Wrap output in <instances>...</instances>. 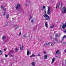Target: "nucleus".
Returning <instances> with one entry per match:
<instances>
[{"label": "nucleus", "mask_w": 66, "mask_h": 66, "mask_svg": "<svg viewBox=\"0 0 66 66\" xmlns=\"http://www.w3.org/2000/svg\"><path fill=\"white\" fill-rule=\"evenodd\" d=\"M43 9H46V7L45 6H43Z\"/></svg>", "instance_id": "nucleus-27"}, {"label": "nucleus", "mask_w": 66, "mask_h": 66, "mask_svg": "<svg viewBox=\"0 0 66 66\" xmlns=\"http://www.w3.org/2000/svg\"><path fill=\"white\" fill-rule=\"evenodd\" d=\"M48 55H45L44 56V60H46V59H47V58H48Z\"/></svg>", "instance_id": "nucleus-6"}, {"label": "nucleus", "mask_w": 66, "mask_h": 66, "mask_svg": "<svg viewBox=\"0 0 66 66\" xmlns=\"http://www.w3.org/2000/svg\"><path fill=\"white\" fill-rule=\"evenodd\" d=\"M10 52L11 53H12V51H10Z\"/></svg>", "instance_id": "nucleus-41"}, {"label": "nucleus", "mask_w": 66, "mask_h": 66, "mask_svg": "<svg viewBox=\"0 0 66 66\" xmlns=\"http://www.w3.org/2000/svg\"><path fill=\"white\" fill-rule=\"evenodd\" d=\"M63 44H66V42H64Z\"/></svg>", "instance_id": "nucleus-40"}, {"label": "nucleus", "mask_w": 66, "mask_h": 66, "mask_svg": "<svg viewBox=\"0 0 66 66\" xmlns=\"http://www.w3.org/2000/svg\"><path fill=\"white\" fill-rule=\"evenodd\" d=\"M64 26H65V27H66V24H64Z\"/></svg>", "instance_id": "nucleus-42"}, {"label": "nucleus", "mask_w": 66, "mask_h": 66, "mask_svg": "<svg viewBox=\"0 0 66 66\" xmlns=\"http://www.w3.org/2000/svg\"><path fill=\"white\" fill-rule=\"evenodd\" d=\"M21 32H20V33L19 34V36H20V35H21Z\"/></svg>", "instance_id": "nucleus-28"}, {"label": "nucleus", "mask_w": 66, "mask_h": 66, "mask_svg": "<svg viewBox=\"0 0 66 66\" xmlns=\"http://www.w3.org/2000/svg\"><path fill=\"white\" fill-rule=\"evenodd\" d=\"M44 53L45 54H46V53L45 51H44Z\"/></svg>", "instance_id": "nucleus-33"}, {"label": "nucleus", "mask_w": 66, "mask_h": 66, "mask_svg": "<svg viewBox=\"0 0 66 66\" xmlns=\"http://www.w3.org/2000/svg\"><path fill=\"white\" fill-rule=\"evenodd\" d=\"M40 54L39 53V54H38V56H40Z\"/></svg>", "instance_id": "nucleus-35"}, {"label": "nucleus", "mask_w": 66, "mask_h": 66, "mask_svg": "<svg viewBox=\"0 0 66 66\" xmlns=\"http://www.w3.org/2000/svg\"><path fill=\"white\" fill-rule=\"evenodd\" d=\"M53 28H54V26H52L51 27V29H53Z\"/></svg>", "instance_id": "nucleus-24"}, {"label": "nucleus", "mask_w": 66, "mask_h": 66, "mask_svg": "<svg viewBox=\"0 0 66 66\" xmlns=\"http://www.w3.org/2000/svg\"><path fill=\"white\" fill-rule=\"evenodd\" d=\"M47 14H48L49 15H51V13L50 12H47Z\"/></svg>", "instance_id": "nucleus-20"}, {"label": "nucleus", "mask_w": 66, "mask_h": 66, "mask_svg": "<svg viewBox=\"0 0 66 66\" xmlns=\"http://www.w3.org/2000/svg\"><path fill=\"white\" fill-rule=\"evenodd\" d=\"M30 54V52L28 50H27V55H28Z\"/></svg>", "instance_id": "nucleus-13"}, {"label": "nucleus", "mask_w": 66, "mask_h": 66, "mask_svg": "<svg viewBox=\"0 0 66 66\" xmlns=\"http://www.w3.org/2000/svg\"><path fill=\"white\" fill-rule=\"evenodd\" d=\"M8 17H9V15H7L6 16V18L7 19L8 18Z\"/></svg>", "instance_id": "nucleus-23"}, {"label": "nucleus", "mask_w": 66, "mask_h": 66, "mask_svg": "<svg viewBox=\"0 0 66 66\" xmlns=\"http://www.w3.org/2000/svg\"><path fill=\"white\" fill-rule=\"evenodd\" d=\"M2 52L1 51V50H0V55H2Z\"/></svg>", "instance_id": "nucleus-18"}, {"label": "nucleus", "mask_w": 66, "mask_h": 66, "mask_svg": "<svg viewBox=\"0 0 66 66\" xmlns=\"http://www.w3.org/2000/svg\"><path fill=\"white\" fill-rule=\"evenodd\" d=\"M50 43H48L46 42L45 44V45H50Z\"/></svg>", "instance_id": "nucleus-14"}, {"label": "nucleus", "mask_w": 66, "mask_h": 66, "mask_svg": "<svg viewBox=\"0 0 66 66\" xmlns=\"http://www.w3.org/2000/svg\"><path fill=\"white\" fill-rule=\"evenodd\" d=\"M61 26H62V29H65V24H63V26H61Z\"/></svg>", "instance_id": "nucleus-7"}, {"label": "nucleus", "mask_w": 66, "mask_h": 66, "mask_svg": "<svg viewBox=\"0 0 66 66\" xmlns=\"http://www.w3.org/2000/svg\"><path fill=\"white\" fill-rule=\"evenodd\" d=\"M34 20H35V19H32L31 21V23H34Z\"/></svg>", "instance_id": "nucleus-11"}, {"label": "nucleus", "mask_w": 66, "mask_h": 66, "mask_svg": "<svg viewBox=\"0 0 66 66\" xmlns=\"http://www.w3.org/2000/svg\"><path fill=\"white\" fill-rule=\"evenodd\" d=\"M5 36H3V37H2L3 39H4L5 38Z\"/></svg>", "instance_id": "nucleus-25"}, {"label": "nucleus", "mask_w": 66, "mask_h": 66, "mask_svg": "<svg viewBox=\"0 0 66 66\" xmlns=\"http://www.w3.org/2000/svg\"><path fill=\"white\" fill-rule=\"evenodd\" d=\"M6 13V11L3 14V15H4H4H5V13Z\"/></svg>", "instance_id": "nucleus-36"}, {"label": "nucleus", "mask_w": 66, "mask_h": 66, "mask_svg": "<svg viewBox=\"0 0 66 66\" xmlns=\"http://www.w3.org/2000/svg\"><path fill=\"white\" fill-rule=\"evenodd\" d=\"M2 0H1V1H2Z\"/></svg>", "instance_id": "nucleus-49"}, {"label": "nucleus", "mask_w": 66, "mask_h": 66, "mask_svg": "<svg viewBox=\"0 0 66 66\" xmlns=\"http://www.w3.org/2000/svg\"><path fill=\"white\" fill-rule=\"evenodd\" d=\"M20 7V4H18L17 5H16L15 6L16 10H18Z\"/></svg>", "instance_id": "nucleus-4"}, {"label": "nucleus", "mask_w": 66, "mask_h": 66, "mask_svg": "<svg viewBox=\"0 0 66 66\" xmlns=\"http://www.w3.org/2000/svg\"><path fill=\"white\" fill-rule=\"evenodd\" d=\"M15 51H18V49L17 48H15Z\"/></svg>", "instance_id": "nucleus-34"}, {"label": "nucleus", "mask_w": 66, "mask_h": 66, "mask_svg": "<svg viewBox=\"0 0 66 66\" xmlns=\"http://www.w3.org/2000/svg\"><path fill=\"white\" fill-rule=\"evenodd\" d=\"M3 10H4V11H6V9H5V8L4 7V8H3Z\"/></svg>", "instance_id": "nucleus-30"}, {"label": "nucleus", "mask_w": 66, "mask_h": 66, "mask_svg": "<svg viewBox=\"0 0 66 66\" xmlns=\"http://www.w3.org/2000/svg\"><path fill=\"white\" fill-rule=\"evenodd\" d=\"M45 24L46 27V28H48V24H47V22H45Z\"/></svg>", "instance_id": "nucleus-9"}, {"label": "nucleus", "mask_w": 66, "mask_h": 66, "mask_svg": "<svg viewBox=\"0 0 66 66\" xmlns=\"http://www.w3.org/2000/svg\"><path fill=\"white\" fill-rule=\"evenodd\" d=\"M12 19H14V18H12Z\"/></svg>", "instance_id": "nucleus-47"}, {"label": "nucleus", "mask_w": 66, "mask_h": 66, "mask_svg": "<svg viewBox=\"0 0 66 66\" xmlns=\"http://www.w3.org/2000/svg\"><path fill=\"white\" fill-rule=\"evenodd\" d=\"M43 17L45 18L46 20H50V17L48 16V14H45L43 15Z\"/></svg>", "instance_id": "nucleus-1"}, {"label": "nucleus", "mask_w": 66, "mask_h": 66, "mask_svg": "<svg viewBox=\"0 0 66 66\" xmlns=\"http://www.w3.org/2000/svg\"><path fill=\"white\" fill-rule=\"evenodd\" d=\"M63 32L64 33H66V29H65V30H64V31Z\"/></svg>", "instance_id": "nucleus-29"}, {"label": "nucleus", "mask_w": 66, "mask_h": 66, "mask_svg": "<svg viewBox=\"0 0 66 66\" xmlns=\"http://www.w3.org/2000/svg\"><path fill=\"white\" fill-rule=\"evenodd\" d=\"M56 53L57 54V53H59L60 52H59V50H57L56 51Z\"/></svg>", "instance_id": "nucleus-17"}, {"label": "nucleus", "mask_w": 66, "mask_h": 66, "mask_svg": "<svg viewBox=\"0 0 66 66\" xmlns=\"http://www.w3.org/2000/svg\"><path fill=\"white\" fill-rule=\"evenodd\" d=\"M54 44H51V46H53V45H54Z\"/></svg>", "instance_id": "nucleus-37"}, {"label": "nucleus", "mask_w": 66, "mask_h": 66, "mask_svg": "<svg viewBox=\"0 0 66 66\" xmlns=\"http://www.w3.org/2000/svg\"><path fill=\"white\" fill-rule=\"evenodd\" d=\"M42 11H43V9H42Z\"/></svg>", "instance_id": "nucleus-44"}, {"label": "nucleus", "mask_w": 66, "mask_h": 66, "mask_svg": "<svg viewBox=\"0 0 66 66\" xmlns=\"http://www.w3.org/2000/svg\"><path fill=\"white\" fill-rule=\"evenodd\" d=\"M1 11V10H0V12Z\"/></svg>", "instance_id": "nucleus-46"}, {"label": "nucleus", "mask_w": 66, "mask_h": 66, "mask_svg": "<svg viewBox=\"0 0 66 66\" xmlns=\"http://www.w3.org/2000/svg\"><path fill=\"white\" fill-rule=\"evenodd\" d=\"M23 37H26V35H24L23 36Z\"/></svg>", "instance_id": "nucleus-38"}, {"label": "nucleus", "mask_w": 66, "mask_h": 66, "mask_svg": "<svg viewBox=\"0 0 66 66\" xmlns=\"http://www.w3.org/2000/svg\"><path fill=\"white\" fill-rule=\"evenodd\" d=\"M55 40H56V39H55Z\"/></svg>", "instance_id": "nucleus-48"}, {"label": "nucleus", "mask_w": 66, "mask_h": 66, "mask_svg": "<svg viewBox=\"0 0 66 66\" xmlns=\"http://www.w3.org/2000/svg\"><path fill=\"white\" fill-rule=\"evenodd\" d=\"M14 28L15 29H18L19 28L18 26L17 25V24H16L14 26Z\"/></svg>", "instance_id": "nucleus-5"}, {"label": "nucleus", "mask_w": 66, "mask_h": 66, "mask_svg": "<svg viewBox=\"0 0 66 66\" xmlns=\"http://www.w3.org/2000/svg\"><path fill=\"white\" fill-rule=\"evenodd\" d=\"M1 8L2 9H3L4 7V6H3V5H2L1 6Z\"/></svg>", "instance_id": "nucleus-19"}, {"label": "nucleus", "mask_w": 66, "mask_h": 66, "mask_svg": "<svg viewBox=\"0 0 66 66\" xmlns=\"http://www.w3.org/2000/svg\"><path fill=\"white\" fill-rule=\"evenodd\" d=\"M66 37V35L64 36L62 38V40H63V39H64V38H65V37Z\"/></svg>", "instance_id": "nucleus-15"}, {"label": "nucleus", "mask_w": 66, "mask_h": 66, "mask_svg": "<svg viewBox=\"0 0 66 66\" xmlns=\"http://www.w3.org/2000/svg\"><path fill=\"white\" fill-rule=\"evenodd\" d=\"M62 11L63 13H66V8L65 7H63L62 9Z\"/></svg>", "instance_id": "nucleus-2"}, {"label": "nucleus", "mask_w": 66, "mask_h": 66, "mask_svg": "<svg viewBox=\"0 0 66 66\" xmlns=\"http://www.w3.org/2000/svg\"><path fill=\"white\" fill-rule=\"evenodd\" d=\"M48 10H47V12H50V9H49V7H48Z\"/></svg>", "instance_id": "nucleus-21"}, {"label": "nucleus", "mask_w": 66, "mask_h": 66, "mask_svg": "<svg viewBox=\"0 0 66 66\" xmlns=\"http://www.w3.org/2000/svg\"><path fill=\"white\" fill-rule=\"evenodd\" d=\"M62 7V3L61 2H60L59 4L57 5L56 6V9L58 7Z\"/></svg>", "instance_id": "nucleus-3"}, {"label": "nucleus", "mask_w": 66, "mask_h": 66, "mask_svg": "<svg viewBox=\"0 0 66 66\" xmlns=\"http://www.w3.org/2000/svg\"><path fill=\"white\" fill-rule=\"evenodd\" d=\"M31 19H32V16H31L30 17V19H29V20H31Z\"/></svg>", "instance_id": "nucleus-32"}, {"label": "nucleus", "mask_w": 66, "mask_h": 66, "mask_svg": "<svg viewBox=\"0 0 66 66\" xmlns=\"http://www.w3.org/2000/svg\"><path fill=\"white\" fill-rule=\"evenodd\" d=\"M7 23H8V22H7Z\"/></svg>", "instance_id": "nucleus-50"}, {"label": "nucleus", "mask_w": 66, "mask_h": 66, "mask_svg": "<svg viewBox=\"0 0 66 66\" xmlns=\"http://www.w3.org/2000/svg\"><path fill=\"white\" fill-rule=\"evenodd\" d=\"M54 61H55V58H53L52 60L51 64H52V63H53Z\"/></svg>", "instance_id": "nucleus-8"}, {"label": "nucleus", "mask_w": 66, "mask_h": 66, "mask_svg": "<svg viewBox=\"0 0 66 66\" xmlns=\"http://www.w3.org/2000/svg\"><path fill=\"white\" fill-rule=\"evenodd\" d=\"M4 51H6V49H5V48L4 49Z\"/></svg>", "instance_id": "nucleus-43"}, {"label": "nucleus", "mask_w": 66, "mask_h": 66, "mask_svg": "<svg viewBox=\"0 0 66 66\" xmlns=\"http://www.w3.org/2000/svg\"><path fill=\"white\" fill-rule=\"evenodd\" d=\"M45 14H46V10L45 11Z\"/></svg>", "instance_id": "nucleus-39"}, {"label": "nucleus", "mask_w": 66, "mask_h": 66, "mask_svg": "<svg viewBox=\"0 0 66 66\" xmlns=\"http://www.w3.org/2000/svg\"><path fill=\"white\" fill-rule=\"evenodd\" d=\"M5 56L6 57H8V55H6V54H5Z\"/></svg>", "instance_id": "nucleus-31"}, {"label": "nucleus", "mask_w": 66, "mask_h": 66, "mask_svg": "<svg viewBox=\"0 0 66 66\" xmlns=\"http://www.w3.org/2000/svg\"><path fill=\"white\" fill-rule=\"evenodd\" d=\"M35 57V55L34 54H32V55L30 56V57Z\"/></svg>", "instance_id": "nucleus-12"}, {"label": "nucleus", "mask_w": 66, "mask_h": 66, "mask_svg": "<svg viewBox=\"0 0 66 66\" xmlns=\"http://www.w3.org/2000/svg\"><path fill=\"white\" fill-rule=\"evenodd\" d=\"M20 50H23V46L22 45V47H21V45H20Z\"/></svg>", "instance_id": "nucleus-10"}, {"label": "nucleus", "mask_w": 66, "mask_h": 66, "mask_svg": "<svg viewBox=\"0 0 66 66\" xmlns=\"http://www.w3.org/2000/svg\"><path fill=\"white\" fill-rule=\"evenodd\" d=\"M56 37H59L60 36L58 35V34H56V35H55Z\"/></svg>", "instance_id": "nucleus-22"}, {"label": "nucleus", "mask_w": 66, "mask_h": 66, "mask_svg": "<svg viewBox=\"0 0 66 66\" xmlns=\"http://www.w3.org/2000/svg\"><path fill=\"white\" fill-rule=\"evenodd\" d=\"M31 65L33 66H35V63H34V62H32V63H31Z\"/></svg>", "instance_id": "nucleus-16"}, {"label": "nucleus", "mask_w": 66, "mask_h": 66, "mask_svg": "<svg viewBox=\"0 0 66 66\" xmlns=\"http://www.w3.org/2000/svg\"><path fill=\"white\" fill-rule=\"evenodd\" d=\"M13 56H14L13 55H10V57H13Z\"/></svg>", "instance_id": "nucleus-26"}, {"label": "nucleus", "mask_w": 66, "mask_h": 66, "mask_svg": "<svg viewBox=\"0 0 66 66\" xmlns=\"http://www.w3.org/2000/svg\"><path fill=\"white\" fill-rule=\"evenodd\" d=\"M65 51V52H66V51Z\"/></svg>", "instance_id": "nucleus-45"}]
</instances>
